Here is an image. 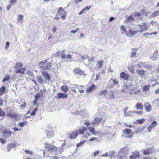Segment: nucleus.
Listing matches in <instances>:
<instances>
[{"instance_id":"obj_43","label":"nucleus","mask_w":159,"mask_h":159,"mask_svg":"<svg viewBox=\"0 0 159 159\" xmlns=\"http://www.w3.org/2000/svg\"><path fill=\"white\" fill-rule=\"evenodd\" d=\"M145 120L144 118H142L141 119H138L136 120V122L138 124H143L145 121Z\"/></svg>"},{"instance_id":"obj_27","label":"nucleus","mask_w":159,"mask_h":159,"mask_svg":"<svg viewBox=\"0 0 159 159\" xmlns=\"http://www.w3.org/2000/svg\"><path fill=\"white\" fill-rule=\"evenodd\" d=\"M137 48H133L132 49V53L131 55V57H134L136 56V51L137 50Z\"/></svg>"},{"instance_id":"obj_29","label":"nucleus","mask_w":159,"mask_h":159,"mask_svg":"<svg viewBox=\"0 0 159 159\" xmlns=\"http://www.w3.org/2000/svg\"><path fill=\"white\" fill-rule=\"evenodd\" d=\"M76 87L78 89L80 93H83L84 92L83 89V88L84 87V86L81 85L79 86L77 85L76 86Z\"/></svg>"},{"instance_id":"obj_39","label":"nucleus","mask_w":159,"mask_h":159,"mask_svg":"<svg viewBox=\"0 0 159 159\" xmlns=\"http://www.w3.org/2000/svg\"><path fill=\"white\" fill-rule=\"evenodd\" d=\"M159 15V10L156 11L153 13L151 16L152 17H155Z\"/></svg>"},{"instance_id":"obj_2","label":"nucleus","mask_w":159,"mask_h":159,"mask_svg":"<svg viewBox=\"0 0 159 159\" xmlns=\"http://www.w3.org/2000/svg\"><path fill=\"white\" fill-rule=\"evenodd\" d=\"M22 64L21 63H17L15 66V68L16 70L15 71L16 73H21L22 75L24 74L25 71V68H22Z\"/></svg>"},{"instance_id":"obj_33","label":"nucleus","mask_w":159,"mask_h":159,"mask_svg":"<svg viewBox=\"0 0 159 159\" xmlns=\"http://www.w3.org/2000/svg\"><path fill=\"white\" fill-rule=\"evenodd\" d=\"M6 90V87L5 86H2L0 88V96L2 95L4 93Z\"/></svg>"},{"instance_id":"obj_61","label":"nucleus","mask_w":159,"mask_h":159,"mask_svg":"<svg viewBox=\"0 0 159 159\" xmlns=\"http://www.w3.org/2000/svg\"><path fill=\"white\" fill-rule=\"evenodd\" d=\"M16 0H10L9 2L12 4H14L16 3Z\"/></svg>"},{"instance_id":"obj_15","label":"nucleus","mask_w":159,"mask_h":159,"mask_svg":"<svg viewBox=\"0 0 159 159\" xmlns=\"http://www.w3.org/2000/svg\"><path fill=\"white\" fill-rule=\"evenodd\" d=\"M135 108L137 110H142L143 109V105L141 102H138L135 105Z\"/></svg>"},{"instance_id":"obj_46","label":"nucleus","mask_w":159,"mask_h":159,"mask_svg":"<svg viewBox=\"0 0 159 159\" xmlns=\"http://www.w3.org/2000/svg\"><path fill=\"white\" fill-rule=\"evenodd\" d=\"M6 115L5 113L0 108V116L3 117Z\"/></svg>"},{"instance_id":"obj_5","label":"nucleus","mask_w":159,"mask_h":159,"mask_svg":"<svg viewBox=\"0 0 159 159\" xmlns=\"http://www.w3.org/2000/svg\"><path fill=\"white\" fill-rule=\"evenodd\" d=\"M123 133L127 135V138H131L132 137L134 133L132 132V130L129 128H125L123 130Z\"/></svg>"},{"instance_id":"obj_52","label":"nucleus","mask_w":159,"mask_h":159,"mask_svg":"<svg viewBox=\"0 0 159 159\" xmlns=\"http://www.w3.org/2000/svg\"><path fill=\"white\" fill-rule=\"evenodd\" d=\"M52 135V133L51 132L48 131L47 133L48 137L49 138Z\"/></svg>"},{"instance_id":"obj_58","label":"nucleus","mask_w":159,"mask_h":159,"mask_svg":"<svg viewBox=\"0 0 159 159\" xmlns=\"http://www.w3.org/2000/svg\"><path fill=\"white\" fill-rule=\"evenodd\" d=\"M97 139V138H96L95 137H93L90 138L89 139V141H94L96 140Z\"/></svg>"},{"instance_id":"obj_17","label":"nucleus","mask_w":159,"mask_h":159,"mask_svg":"<svg viewBox=\"0 0 159 159\" xmlns=\"http://www.w3.org/2000/svg\"><path fill=\"white\" fill-rule=\"evenodd\" d=\"M96 88V86L92 84L90 87H89L86 90V92L87 93H90L93 91Z\"/></svg>"},{"instance_id":"obj_13","label":"nucleus","mask_w":159,"mask_h":159,"mask_svg":"<svg viewBox=\"0 0 159 159\" xmlns=\"http://www.w3.org/2000/svg\"><path fill=\"white\" fill-rule=\"evenodd\" d=\"M153 152L152 149L151 148H148L143 151V154L146 155H149Z\"/></svg>"},{"instance_id":"obj_44","label":"nucleus","mask_w":159,"mask_h":159,"mask_svg":"<svg viewBox=\"0 0 159 159\" xmlns=\"http://www.w3.org/2000/svg\"><path fill=\"white\" fill-rule=\"evenodd\" d=\"M134 18L131 16H129L127 19L126 21L127 22H131L133 21Z\"/></svg>"},{"instance_id":"obj_40","label":"nucleus","mask_w":159,"mask_h":159,"mask_svg":"<svg viewBox=\"0 0 159 159\" xmlns=\"http://www.w3.org/2000/svg\"><path fill=\"white\" fill-rule=\"evenodd\" d=\"M88 62L90 63L93 62H94L95 58L94 57H89V56L87 57V58Z\"/></svg>"},{"instance_id":"obj_35","label":"nucleus","mask_w":159,"mask_h":159,"mask_svg":"<svg viewBox=\"0 0 159 159\" xmlns=\"http://www.w3.org/2000/svg\"><path fill=\"white\" fill-rule=\"evenodd\" d=\"M151 86L150 85H145L143 86V90L145 92H148L149 91Z\"/></svg>"},{"instance_id":"obj_32","label":"nucleus","mask_w":159,"mask_h":159,"mask_svg":"<svg viewBox=\"0 0 159 159\" xmlns=\"http://www.w3.org/2000/svg\"><path fill=\"white\" fill-rule=\"evenodd\" d=\"M128 69L129 72L132 74L134 73V65H130L129 66Z\"/></svg>"},{"instance_id":"obj_21","label":"nucleus","mask_w":159,"mask_h":159,"mask_svg":"<svg viewBox=\"0 0 159 159\" xmlns=\"http://www.w3.org/2000/svg\"><path fill=\"white\" fill-rule=\"evenodd\" d=\"M128 109V107H126L124 110V113L125 116H129L131 115V114L133 113V112L129 111H127V110Z\"/></svg>"},{"instance_id":"obj_45","label":"nucleus","mask_w":159,"mask_h":159,"mask_svg":"<svg viewBox=\"0 0 159 159\" xmlns=\"http://www.w3.org/2000/svg\"><path fill=\"white\" fill-rule=\"evenodd\" d=\"M120 28L123 31L122 33H127V31L125 26L122 25L120 27Z\"/></svg>"},{"instance_id":"obj_12","label":"nucleus","mask_w":159,"mask_h":159,"mask_svg":"<svg viewBox=\"0 0 159 159\" xmlns=\"http://www.w3.org/2000/svg\"><path fill=\"white\" fill-rule=\"evenodd\" d=\"M120 77L126 81H127L129 77V75L124 72H121L120 74Z\"/></svg>"},{"instance_id":"obj_53","label":"nucleus","mask_w":159,"mask_h":159,"mask_svg":"<svg viewBox=\"0 0 159 159\" xmlns=\"http://www.w3.org/2000/svg\"><path fill=\"white\" fill-rule=\"evenodd\" d=\"M100 151L99 150L95 151L93 153V155L95 157L100 154Z\"/></svg>"},{"instance_id":"obj_4","label":"nucleus","mask_w":159,"mask_h":159,"mask_svg":"<svg viewBox=\"0 0 159 159\" xmlns=\"http://www.w3.org/2000/svg\"><path fill=\"white\" fill-rule=\"evenodd\" d=\"M138 26L139 27L140 29V30L139 31L141 33L146 31L148 29L149 27V26L145 22L142 23L138 24Z\"/></svg>"},{"instance_id":"obj_30","label":"nucleus","mask_w":159,"mask_h":159,"mask_svg":"<svg viewBox=\"0 0 159 159\" xmlns=\"http://www.w3.org/2000/svg\"><path fill=\"white\" fill-rule=\"evenodd\" d=\"M107 90H103L102 91H100L99 93H98V95H99L100 96H102L103 95L105 96L106 95L107 93Z\"/></svg>"},{"instance_id":"obj_63","label":"nucleus","mask_w":159,"mask_h":159,"mask_svg":"<svg viewBox=\"0 0 159 159\" xmlns=\"http://www.w3.org/2000/svg\"><path fill=\"white\" fill-rule=\"evenodd\" d=\"M119 159H127L126 157L125 156H119Z\"/></svg>"},{"instance_id":"obj_41","label":"nucleus","mask_w":159,"mask_h":159,"mask_svg":"<svg viewBox=\"0 0 159 159\" xmlns=\"http://www.w3.org/2000/svg\"><path fill=\"white\" fill-rule=\"evenodd\" d=\"M144 127L138 128L135 132V133H139L142 132L144 129Z\"/></svg>"},{"instance_id":"obj_8","label":"nucleus","mask_w":159,"mask_h":159,"mask_svg":"<svg viewBox=\"0 0 159 159\" xmlns=\"http://www.w3.org/2000/svg\"><path fill=\"white\" fill-rule=\"evenodd\" d=\"M140 157L139 152L138 151H135L133 152L131 155L129 156L130 159H136Z\"/></svg>"},{"instance_id":"obj_28","label":"nucleus","mask_w":159,"mask_h":159,"mask_svg":"<svg viewBox=\"0 0 159 159\" xmlns=\"http://www.w3.org/2000/svg\"><path fill=\"white\" fill-rule=\"evenodd\" d=\"M115 98L114 92L113 91H110L109 94L108 95V99H113Z\"/></svg>"},{"instance_id":"obj_26","label":"nucleus","mask_w":159,"mask_h":159,"mask_svg":"<svg viewBox=\"0 0 159 159\" xmlns=\"http://www.w3.org/2000/svg\"><path fill=\"white\" fill-rule=\"evenodd\" d=\"M61 90L65 93H66L68 90V87L66 85L61 86Z\"/></svg>"},{"instance_id":"obj_7","label":"nucleus","mask_w":159,"mask_h":159,"mask_svg":"<svg viewBox=\"0 0 159 159\" xmlns=\"http://www.w3.org/2000/svg\"><path fill=\"white\" fill-rule=\"evenodd\" d=\"M10 111V112L7 113L6 116L7 117L13 119H16L17 118L18 115L16 113L13 111L12 110H11Z\"/></svg>"},{"instance_id":"obj_34","label":"nucleus","mask_w":159,"mask_h":159,"mask_svg":"<svg viewBox=\"0 0 159 159\" xmlns=\"http://www.w3.org/2000/svg\"><path fill=\"white\" fill-rule=\"evenodd\" d=\"M61 57L63 59H70L72 58V55L70 54L65 55L64 54H62L61 55Z\"/></svg>"},{"instance_id":"obj_16","label":"nucleus","mask_w":159,"mask_h":159,"mask_svg":"<svg viewBox=\"0 0 159 159\" xmlns=\"http://www.w3.org/2000/svg\"><path fill=\"white\" fill-rule=\"evenodd\" d=\"M57 99L65 98H67L68 97L67 94L66 93L64 94L62 93H58L57 95Z\"/></svg>"},{"instance_id":"obj_55","label":"nucleus","mask_w":159,"mask_h":159,"mask_svg":"<svg viewBox=\"0 0 159 159\" xmlns=\"http://www.w3.org/2000/svg\"><path fill=\"white\" fill-rule=\"evenodd\" d=\"M25 151L26 154L31 155L33 154V152L32 151H30L29 150H25Z\"/></svg>"},{"instance_id":"obj_51","label":"nucleus","mask_w":159,"mask_h":159,"mask_svg":"<svg viewBox=\"0 0 159 159\" xmlns=\"http://www.w3.org/2000/svg\"><path fill=\"white\" fill-rule=\"evenodd\" d=\"M23 16L20 14L18 17V19L19 21L23 20Z\"/></svg>"},{"instance_id":"obj_49","label":"nucleus","mask_w":159,"mask_h":159,"mask_svg":"<svg viewBox=\"0 0 159 159\" xmlns=\"http://www.w3.org/2000/svg\"><path fill=\"white\" fill-rule=\"evenodd\" d=\"M86 142V140H84L83 141H82L80 143H77L76 145V146L77 147H79L82 145H83L85 142Z\"/></svg>"},{"instance_id":"obj_1","label":"nucleus","mask_w":159,"mask_h":159,"mask_svg":"<svg viewBox=\"0 0 159 159\" xmlns=\"http://www.w3.org/2000/svg\"><path fill=\"white\" fill-rule=\"evenodd\" d=\"M45 147L48 151H44L43 152V155L44 157H52V154L51 152H56L58 149L57 147L51 144H46Z\"/></svg>"},{"instance_id":"obj_60","label":"nucleus","mask_w":159,"mask_h":159,"mask_svg":"<svg viewBox=\"0 0 159 159\" xmlns=\"http://www.w3.org/2000/svg\"><path fill=\"white\" fill-rule=\"evenodd\" d=\"M40 97V94L38 93L36 94L35 96V99H36L37 100H38L39 99Z\"/></svg>"},{"instance_id":"obj_24","label":"nucleus","mask_w":159,"mask_h":159,"mask_svg":"<svg viewBox=\"0 0 159 159\" xmlns=\"http://www.w3.org/2000/svg\"><path fill=\"white\" fill-rule=\"evenodd\" d=\"M78 134L77 130H76L75 131L73 132H72L70 134V137L71 139L75 138L78 136Z\"/></svg>"},{"instance_id":"obj_48","label":"nucleus","mask_w":159,"mask_h":159,"mask_svg":"<svg viewBox=\"0 0 159 159\" xmlns=\"http://www.w3.org/2000/svg\"><path fill=\"white\" fill-rule=\"evenodd\" d=\"M37 110V108H35L33 111L31 113L30 115L31 116L34 115L35 114L36 111Z\"/></svg>"},{"instance_id":"obj_10","label":"nucleus","mask_w":159,"mask_h":159,"mask_svg":"<svg viewBox=\"0 0 159 159\" xmlns=\"http://www.w3.org/2000/svg\"><path fill=\"white\" fill-rule=\"evenodd\" d=\"M157 125V123L156 121H154L152 122V123L148 127L147 129L148 131L149 132H151L152 130Z\"/></svg>"},{"instance_id":"obj_3","label":"nucleus","mask_w":159,"mask_h":159,"mask_svg":"<svg viewBox=\"0 0 159 159\" xmlns=\"http://www.w3.org/2000/svg\"><path fill=\"white\" fill-rule=\"evenodd\" d=\"M61 16L62 19H64L66 17V13L65 10L61 7L58 9L57 14V16Z\"/></svg>"},{"instance_id":"obj_56","label":"nucleus","mask_w":159,"mask_h":159,"mask_svg":"<svg viewBox=\"0 0 159 159\" xmlns=\"http://www.w3.org/2000/svg\"><path fill=\"white\" fill-rule=\"evenodd\" d=\"M113 82V83L114 85H116L118 84V82L115 79H111V80Z\"/></svg>"},{"instance_id":"obj_19","label":"nucleus","mask_w":159,"mask_h":159,"mask_svg":"<svg viewBox=\"0 0 159 159\" xmlns=\"http://www.w3.org/2000/svg\"><path fill=\"white\" fill-rule=\"evenodd\" d=\"M17 146V143H10L7 145V150L8 152H9L11 149L13 148H16Z\"/></svg>"},{"instance_id":"obj_38","label":"nucleus","mask_w":159,"mask_h":159,"mask_svg":"<svg viewBox=\"0 0 159 159\" xmlns=\"http://www.w3.org/2000/svg\"><path fill=\"white\" fill-rule=\"evenodd\" d=\"M139 31V30L133 31L130 29L129 30V34H130L131 36H133L134 35H136V34Z\"/></svg>"},{"instance_id":"obj_25","label":"nucleus","mask_w":159,"mask_h":159,"mask_svg":"<svg viewBox=\"0 0 159 159\" xmlns=\"http://www.w3.org/2000/svg\"><path fill=\"white\" fill-rule=\"evenodd\" d=\"M104 64V61L103 60H100L97 61L96 64L97 67L99 69L102 68Z\"/></svg>"},{"instance_id":"obj_14","label":"nucleus","mask_w":159,"mask_h":159,"mask_svg":"<svg viewBox=\"0 0 159 159\" xmlns=\"http://www.w3.org/2000/svg\"><path fill=\"white\" fill-rule=\"evenodd\" d=\"M3 136L6 138L7 137H10L11 135L12 134V132L11 131H3Z\"/></svg>"},{"instance_id":"obj_47","label":"nucleus","mask_w":159,"mask_h":159,"mask_svg":"<svg viewBox=\"0 0 159 159\" xmlns=\"http://www.w3.org/2000/svg\"><path fill=\"white\" fill-rule=\"evenodd\" d=\"M27 124V123L26 122H20L19 123V125L20 127H23L25 125H26Z\"/></svg>"},{"instance_id":"obj_20","label":"nucleus","mask_w":159,"mask_h":159,"mask_svg":"<svg viewBox=\"0 0 159 159\" xmlns=\"http://www.w3.org/2000/svg\"><path fill=\"white\" fill-rule=\"evenodd\" d=\"M137 73L141 76H144L146 73V71L144 70H136Z\"/></svg>"},{"instance_id":"obj_18","label":"nucleus","mask_w":159,"mask_h":159,"mask_svg":"<svg viewBox=\"0 0 159 159\" xmlns=\"http://www.w3.org/2000/svg\"><path fill=\"white\" fill-rule=\"evenodd\" d=\"M145 109L146 111L148 112H149L151 111V105L148 102L144 104Z\"/></svg>"},{"instance_id":"obj_37","label":"nucleus","mask_w":159,"mask_h":159,"mask_svg":"<svg viewBox=\"0 0 159 159\" xmlns=\"http://www.w3.org/2000/svg\"><path fill=\"white\" fill-rule=\"evenodd\" d=\"M88 129H89V131L93 134L95 135L96 133L95 132V130L93 127H89Z\"/></svg>"},{"instance_id":"obj_62","label":"nucleus","mask_w":159,"mask_h":159,"mask_svg":"<svg viewBox=\"0 0 159 159\" xmlns=\"http://www.w3.org/2000/svg\"><path fill=\"white\" fill-rule=\"evenodd\" d=\"M91 136V134L90 133H86V135H84V138H87L88 137V136Z\"/></svg>"},{"instance_id":"obj_22","label":"nucleus","mask_w":159,"mask_h":159,"mask_svg":"<svg viewBox=\"0 0 159 159\" xmlns=\"http://www.w3.org/2000/svg\"><path fill=\"white\" fill-rule=\"evenodd\" d=\"M128 109V107H126L124 110V113L125 116H129L131 115V114L133 113V112L129 111H127V110Z\"/></svg>"},{"instance_id":"obj_50","label":"nucleus","mask_w":159,"mask_h":159,"mask_svg":"<svg viewBox=\"0 0 159 159\" xmlns=\"http://www.w3.org/2000/svg\"><path fill=\"white\" fill-rule=\"evenodd\" d=\"M10 79V77L8 75H7L5 77L3 80V82H4Z\"/></svg>"},{"instance_id":"obj_11","label":"nucleus","mask_w":159,"mask_h":159,"mask_svg":"<svg viewBox=\"0 0 159 159\" xmlns=\"http://www.w3.org/2000/svg\"><path fill=\"white\" fill-rule=\"evenodd\" d=\"M42 75L43 77L47 80L49 81L51 79L50 75L45 71L42 72Z\"/></svg>"},{"instance_id":"obj_64","label":"nucleus","mask_w":159,"mask_h":159,"mask_svg":"<svg viewBox=\"0 0 159 159\" xmlns=\"http://www.w3.org/2000/svg\"><path fill=\"white\" fill-rule=\"evenodd\" d=\"M155 93L156 94H159V88L155 90Z\"/></svg>"},{"instance_id":"obj_57","label":"nucleus","mask_w":159,"mask_h":159,"mask_svg":"<svg viewBox=\"0 0 159 159\" xmlns=\"http://www.w3.org/2000/svg\"><path fill=\"white\" fill-rule=\"evenodd\" d=\"M135 113L138 115H141L143 114V111H136Z\"/></svg>"},{"instance_id":"obj_23","label":"nucleus","mask_w":159,"mask_h":159,"mask_svg":"<svg viewBox=\"0 0 159 159\" xmlns=\"http://www.w3.org/2000/svg\"><path fill=\"white\" fill-rule=\"evenodd\" d=\"M77 130L78 134H83L87 130V128L84 127Z\"/></svg>"},{"instance_id":"obj_6","label":"nucleus","mask_w":159,"mask_h":159,"mask_svg":"<svg viewBox=\"0 0 159 159\" xmlns=\"http://www.w3.org/2000/svg\"><path fill=\"white\" fill-rule=\"evenodd\" d=\"M73 71L74 74L80 76L85 75V74L84 71L79 67H76L75 68L73 69Z\"/></svg>"},{"instance_id":"obj_9","label":"nucleus","mask_w":159,"mask_h":159,"mask_svg":"<svg viewBox=\"0 0 159 159\" xmlns=\"http://www.w3.org/2000/svg\"><path fill=\"white\" fill-rule=\"evenodd\" d=\"M102 121V118H95L94 120L91 123V124L93 125H98L101 123Z\"/></svg>"},{"instance_id":"obj_31","label":"nucleus","mask_w":159,"mask_h":159,"mask_svg":"<svg viewBox=\"0 0 159 159\" xmlns=\"http://www.w3.org/2000/svg\"><path fill=\"white\" fill-rule=\"evenodd\" d=\"M140 92V90H136V89H131L129 93L130 94H136L138 93H139Z\"/></svg>"},{"instance_id":"obj_59","label":"nucleus","mask_w":159,"mask_h":159,"mask_svg":"<svg viewBox=\"0 0 159 159\" xmlns=\"http://www.w3.org/2000/svg\"><path fill=\"white\" fill-rule=\"evenodd\" d=\"M0 142L2 144H4L6 143L5 140L2 138L0 139Z\"/></svg>"},{"instance_id":"obj_42","label":"nucleus","mask_w":159,"mask_h":159,"mask_svg":"<svg viewBox=\"0 0 159 159\" xmlns=\"http://www.w3.org/2000/svg\"><path fill=\"white\" fill-rule=\"evenodd\" d=\"M47 60H45L40 62L39 63V65L40 66V68H43V66L47 63Z\"/></svg>"},{"instance_id":"obj_54","label":"nucleus","mask_w":159,"mask_h":159,"mask_svg":"<svg viewBox=\"0 0 159 159\" xmlns=\"http://www.w3.org/2000/svg\"><path fill=\"white\" fill-rule=\"evenodd\" d=\"M39 82L42 83L43 82V80L42 77L40 76H39L37 78Z\"/></svg>"},{"instance_id":"obj_36","label":"nucleus","mask_w":159,"mask_h":159,"mask_svg":"<svg viewBox=\"0 0 159 159\" xmlns=\"http://www.w3.org/2000/svg\"><path fill=\"white\" fill-rule=\"evenodd\" d=\"M91 8V6H86L85 8L83 9L79 13V15H80L83 13H84L85 11H86V10H89Z\"/></svg>"}]
</instances>
